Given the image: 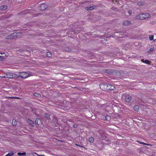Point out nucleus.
<instances>
[{
    "label": "nucleus",
    "mask_w": 156,
    "mask_h": 156,
    "mask_svg": "<svg viewBox=\"0 0 156 156\" xmlns=\"http://www.w3.org/2000/svg\"><path fill=\"white\" fill-rule=\"evenodd\" d=\"M131 99V97L129 95H127L126 97V102H129Z\"/></svg>",
    "instance_id": "6"
},
{
    "label": "nucleus",
    "mask_w": 156,
    "mask_h": 156,
    "mask_svg": "<svg viewBox=\"0 0 156 156\" xmlns=\"http://www.w3.org/2000/svg\"><path fill=\"white\" fill-rule=\"evenodd\" d=\"M134 109L136 111H137L139 109V106L137 105L135 106L134 107Z\"/></svg>",
    "instance_id": "17"
},
{
    "label": "nucleus",
    "mask_w": 156,
    "mask_h": 156,
    "mask_svg": "<svg viewBox=\"0 0 156 156\" xmlns=\"http://www.w3.org/2000/svg\"><path fill=\"white\" fill-rule=\"evenodd\" d=\"M3 60V58L2 56H0V60L2 61Z\"/></svg>",
    "instance_id": "24"
},
{
    "label": "nucleus",
    "mask_w": 156,
    "mask_h": 156,
    "mask_svg": "<svg viewBox=\"0 0 156 156\" xmlns=\"http://www.w3.org/2000/svg\"><path fill=\"white\" fill-rule=\"evenodd\" d=\"M108 89L109 90H113L115 88V86L112 84H109L108 83Z\"/></svg>",
    "instance_id": "7"
},
{
    "label": "nucleus",
    "mask_w": 156,
    "mask_h": 156,
    "mask_svg": "<svg viewBox=\"0 0 156 156\" xmlns=\"http://www.w3.org/2000/svg\"><path fill=\"white\" fill-rule=\"evenodd\" d=\"M130 24V22L128 21H125L123 22V25L125 26H127Z\"/></svg>",
    "instance_id": "8"
},
{
    "label": "nucleus",
    "mask_w": 156,
    "mask_h": 156,
    "mask_svg": "<svg viewBox=\"0 0 156 156\" xmlns=\"http://www.w3.org/2000/svg\"><path fill=\"white\" fill-rule=\"evenodd\" d=\"M14 153L13 152H10L8 154H7L5 156H12L14 155Z\"/></svg>",
    "instance_id": "13"
},
{
    "label": "nucleus",
    "mask_w": 156,
    "mask_h": 156,
    "mask_svg": "<svg viewBox=\"0 0 156 156\" xmlns=\"http://www.w3.org/2000/svg\"><path fill=\"white\" fill-rule=\"evenodd\" d=\"M110 118V117L108 116H106L105 117V119H109Z\"/></svg>",
    "instance_id": "25"
},
{
    "label": "nucleus",
    "mask_w": 156,
    "mask_h": 156,
    "mask_svg": "<svg viewBox=\"0 0 156 156\" xmlns=\"http://www.w3.org/2000/svg\"><path fill=\"white\" fill-rule=\"evenodd\" d=\"M20 34V33H14L11 36L17 37Z\"/></svg>",
    "instance_id": "10"
},
{
    "label": "nucleus",
    "mask_w": 156,
    "mask_h": 156,
    "mask_svg": "<svg viewBox=\"0 0 156 156\" xmlns=\"http://www.w3.org/2000/svg\"><path fill=\"white\" fill-rule=\"evenodd\" d=\"M143 62L146 63V64H149V61L148 60H146L143 61Z\"/></svg>",
    "instance_id": "23"
},
{
    "label": "nucleus",
    "mask_w": 156,
    "mask_h": 156,
    "mask_svg": "<svg viewBox=\"0 0 156 156\" xmlns=\"http://www.w3.org/2000/svg\"><path fill=\"white\" fill-rule=\"evenodd\" d=\"M154 37V36L153 35H150L149 37L150 40L151 41L153 40V39Z\"/></svg>",
    "instance_id": "21"
},
{
    "label": "nucleus",
    "mask_w": 156,
    "mask_h": 156,
    "mask_svg": "<svg viewBox=\"0 0 156 156\" xmlns=\"http://www.w3.org/2000/svg\"><path fill=\"white\" fill-rule=\"evenodd\" d=\"M11 98H16V99H19V98L18 97H11Z\"/></svg>",
    "instance_id": "26"
},
{
    "label": "nucleus",
    "mask_w": 156,
    "mask_h": 156,
    "mask_svg": "<svg viewBox=\"0 0 156 156\" xmlns=\"http://www.w3.org/2000/svg\"><path fill=\"white\" fill-rule=\"evenodd\" d=\"M137 4L138 5H142V4H141L140 2H138Z\"/></svg>",
    "instance_id": "27"
},
{
    "label": "nucleus",
    "mask_w": 156,
    "mask_h": 156,
    "mask_svg": "<svg viewBox=\"0 0 156 156\" xmlns=\"http://www.w3.org/2000/svg\"><path fill=\"white\" fill-rule=\"evenodd\" d=\"M154 41L155 42L156 41V39L154 40Z\"/></svg>",
    "instance_id": "29"
},
{
    "label": "nucleus",
    "mask_w": 156,
    "mask_h": 156,
    "mask_svg": "<svg viewBox=\"0 0 156 156\" xmlns=\"http://www.w3.org/2000/svg\"><path fill=\"white\" fill-rule=\"evenodd\" d=\"M100 88L104 90H108V83H103L100 85Z\"/></svg>",
    "instance_id": "3"
},
{
    "label": "nucleus",
    "mask_w": 156,
    "mask_h": 156,
    "mask_svg": "<svg viewBox=\"0 0 156 156\" xmlns=\"http://www.w3.org/2000/svg\"><path fill=\"white\" fill-rule=\"evenodd\" d=\"M12 125L13 126H15L16 125V122L15 119H12Z\"/></svg>",
    "instance_id": "14"
},
{
    "label": "nucleus",
    "mask_w": 156,
    "mask_h": 156,
    "mask_svg": "<svg viewBox=\"0 0 156 156\" xmlns=\"http://www.w3.org/2000/svg\"><path fill=\"white\" fill-rule=\"evenodd\" d=\"M94 9V7L93 6H90L89 7H87L86 9L87 10H92Z\"/></svg>",
    "instance_id": "11"
},
{
    "label": "nucleus",
    "mask_w": 156,
    "mask_h": 156,
    "mask_svg": "<svg viewBox=\"0 0 156 156\" xmlns=\"http://www.w3.org/2000/svg\"><path fill=\"white\" fill-rule=\"evenodd\" d=\"M34 95L37 97H40L41 96V95L38 93H35L34 94Z\"/></svg>",
    "instance_id": "19"
},
{
    "label": "nucleus",
    "mask_w": 156,
    "mask_h": 156,
    "mask_svg": "<svg viewBox=\"0 0 156 156\" xmlns=\"http://www.w3.org/2000/svg\"><path fill=\"white\" fill-rule=\"evenodd\" d=\"M1 77L11 78L13 77V76L12 73H8L6 74V75L5 76H2Z\"/></svg>",
    "instance_id": "4"
},
{
    "label": "nucleus",
    "mask_w": 156,
    "mask_h": 156,
    "mask_svg": "<svg viewBox=\"0 0 156 156\" xmlns=\"http://www.w3.org/2000/svg\"><path fill=\"white\" fill-rule=\"evenodd\" d=\"M150 16V14L148 13L141 14L139 15V17L140 20L148 19Z\"/></svg>",
    "instance_id": "1"
},
{
    "label": "nucleus",
    "mask_w": 156,
    "mask_h": 156,
    "mask_svg": "<svg viewBox=\"0 0 156 156\" xmlns=\"http://www.w3.org/2000/svg\"><path fill=\"white\" fill-rule=\"evenodd\" d=\"M17 75L22 78H26L30 76V74L27 73L20 72Z\"/></svg>",
    "instance_id": "2"
},
{
    "label": "nucleus",
    "mask_w": 156,
    "mask_h": 156,
    "mask_svg": "<svg viewBox=\"0 0 156 156\" xmlns=\"http://www.w3.org/2000/svg\"><path fill=\"white\" fill-rule=\"evenodd\" d=\"M89 140L90 143H93L94 141V138L92 137H90Z\"/></svg>",
    "instance_id": "16"
},
{
    "label": "nucleus",
    "mask_w": 156,
    "mask_h": 156,
    "mask_svg": "<svg viewBox=\"0 0 156 156\" xmlns=\"http://www.w3.org/2000/svg\"><path fill=\"white\" fill-rule=\"evenodd\" d=\"M38 121H39V122H40L41 121V120L40 119H37L36 120V121H35V122H36L38 125H39L40 124V123H38Z\"/></svg>",
    "instance_id": "22"
},
{
    "label": "nucleus",
    "mask_w": 156,
    "mask_h": 156,
    "mask_svg": "<svg viewBox=\"0 0 156 156\" xmlns=\"http://www.w3.org/2000/svg\"><path fill=\"white\" fill-rule=\"evenodd\" d=\"M154 50V47L151 48L147 51V53H149Z\"/></svg>",
    "instance_id": "12"
},
{
    "label": "nucleus",
    "mask_w": 156,
    "mask_h": 156,
    "mask_svg": "<svg viewBox=\"0 0 156 156\" xmlns=\"http://www.w3.org/2000/svg\"><path fill=\"white\" fill-rule=\"evenodd\" d=\"M139 143L140 144H144V145H148V146H149V145H150V144H147V143H144V142H139Z\"/></svg>",
    "instance_id": "20"
},
{
    "label": "nucleus",
    "mask_w": 156,
    "mask_h": 156,
    "mask_svg": "<svg viewBox=\"0 0 156 156\" xmlns=\"http://www.w3.org/2000/svg\"><path fill=\"white\" fill-rule=\"evenodd\" d=\"M26 154V152H23V153H20L19 152L17 153V154L18 155H25Z\"/></svg>",
    "instance_id": "18"
},
{
    "label": "nucleus",
    "mask_w": 156,
    "mask_h": 156,
    "mask_svg": "<svg viewBox=\"0 0 156 156\" xmlns=\"http://www.w3.org/2000/svg\"><path fill=\"white\" fill-rule=\"evenodd\" d=\"M47 5L45 4H41L40 6V9L41 10H44L47 8Z\"/></svg>",
    "instance_id": "5"
},
{
    "label": "nucleus",
    "mask_w": 156,
    "mask_h": 156,
    "mask_svg": "<svg viewBox=\"0 0 156 156\" xmlns=\"http://www.w3.org/2000/svg\"><path fill=\"white\" fill-rule=\"evenodd\" d=\"M128 12L129 13V15H130L131 13V11H129Z\"/></svg>",
    "instance_id": "28"
},
{
    "label": "nucleus",
    "mask_w": 156,
    "mask_h": 156,
    "mask_svg": "<svg viewBox=\"0 0 156 156\" xmlns=\"http://www.w3.org/2000/svg\"><path fill=\"white\" fill-rule=\"evenodd\" d=\"M46 55L48 57H51L52 56L51 54V52H48L46 54Z\"/></svg>",
    "instance_id": "15"
},
{
    "label": "nucleus",
    "mask_w": 156,
    "mask_h": 156,
    "mask_svg": "<svg viewBox=\"0 0 156 156\" xmlns=\"http://www.w3.org/2000/svg\"><path fill=\"white\" fill-rule=\"evenodd\" d=\"M7 6L6 5H2L1 6L0 9L2 11H4L7 8Z\"/></svg>",
    "instance_id": "9"
}]
</instances>
